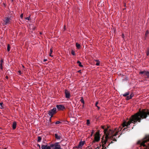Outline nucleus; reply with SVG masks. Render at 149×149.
Masks as SVG:
<instances>
[{
	"mask_svg": "<svg viewBox=\"0 0 149 149\" xmlns=\"http://www.w3.org/2000/svg\"><path fill=\"white\" fill-rule=\"evenodd\" d=\"M149 116V111H140L130 118L128 121H140L142 119L146 118Z\"/></svg>",
	"mask_w": 149,
	"mask_h": 149,
	"instance_id": "obj_1",
	"label": "nucleus"
},
{
	"mask_svg": "<svg viewBox=\"0 0 149 149\" xmlns=\"http://www.w3.org/2000/svg\"><path fill=\"white\" fill-rule=\"evenodd\" d=\"M103 130H104V133L105 135V139L111 138V137L113 138L114 136H116L118 134V132L116 131V128H115V131L113 130L110 126H107V128H104L103 126Z\"/></svg>",
	"mask_w": 149,
	"mask_h": 149,
	"instance_id": "obj_2",
	"label": "nucleus"
},
{
	"mask_svg": "<svg viewBox=\"0 0 149 149\" xmlns=\"http://www.w3.org/2000/svg\"><path fill=\"white\" fill-rule=\"evenodd\" d=\"M141 149H149V135H146L142 139L137 142Z\"/></svg>",
	"mask_w": 149,
	"mask_h": 149,
	"instance_id": "obj_3",
	"label": "nucleus"
},
{
	"mask_svg": "<svg viewBox=\"0 0 149 149\" xmlns=\"http://www.w3.org/2000/svg\"><path fill=\"white\" fill-rule=\"evenodd\" d=\"M56 108H54L52 109L49 111L48 114L51 117L53 116L54 114H56Z\"/></svg>",
	"mask_w": 149,
	"mask_h": 149,
	"instance_id": "obj_4",
	"label": "nucleus"
},
{
	"mask_svg": "<svg viewBox=\"0 0 149 149\" xmlns=\"http://www.w3.org/2000/svg\"><path fill=\"white\" fill-rule=\"evenodd\" d=\"M123 127L126 126L127 128H125L124 129V130H127V128L130 127V124H131L130 122H123Z\"/></svg>",
	"mask_w": 149,
	"mask_h": 149,
	"instance_id": "obj_5",
	"label": "nucleus"
},
{
	"mask_svg": "<svg viewBox=\"0 0 149 149\" xmlns=\"http://www.w3.org/2000/svg\"><path fill=\"white\" fill-rule=\"evenodd\" d=\"M139 74H143V76H146V78H149V71H146L145 70H144L142 71H140L139 72Z\"/></svg>",
	"mask_w": 149,
	"mask_h": 149,
	"instance_id": "obj_6",
	"label": "nucleus"
},
{
	"mask_svg": "<svg viewBox=\"0 0 149 149\" xmlns=\"http://www.w3.org/2000/svg\"><path fill=\"white\" fill-rule=\"evenodd\" d=\"M10 17H6L5 18V19L3 20V22L4 24L5 25H7L8 24H9L10 22V20H11Z\"/></svg>",
	"mask_w": 149,
	"mask_h": 149,
	"instance_id": "obj_7",
	"label": "nucleus"
},
{
	"mask_svg": "<svg viewBox=\"0 0 149 149\" xmlns=\"http://www.w3.org/2000/svg\"><path fill=\"white\" fill-rule=\"evenodd\" d=\"M56 107L58 110H63L65 109L64 106L63 105H57Z\"/></svg>",
	"mask_w": 149,
	"mask_h": 149,
	"instance_id": "obj_8",
	"label": "nucleus"
},
{
	"mask_svg": "<svg viewBox=\"0 0 149 149\" xmlns=\"http://www.w3.org/2000/svg\"><path fill=\"white\" fill-rule=\"evenodd\" d=\"M85 143V141H80L77 147L78 148H81L82 146L84 145Z\"/></svg>",
	"mask_w": 149,
	"mask_h": 149,
	"instance_id": "obj_9",
	"label": "nucleus"
},
{
	"mask_svg": "<svg viewBox=\"0 0 149 149\" xmlns=\"http://www.w3.org/2000/svg\"><path fill=\"white\" fill-rule=\"evenodd\" d=\"M65 97L66 98H69L70 97V94L69 92L67 90H65Z\"/></svg>",
	"mask_w": 149,
	"mask_h": 149,
	"instance_id": "obj_10",
	"label": "nucleus"
},
{
	"mask_svg": "<svg viewBox=\"0 0 149 149\" xmlns=\"http://www.w3.org/2000/svg\"><path fill=\"white\" fill-rule=\"evenodd\" d=\"M51 148L50 146H48L47 145H42L41 146V149H51Z\"/></svg>",
	"mask_w": 149,
	"mask_h": 149,
	"instance_id": "obj_11",
	"label": "nucleus"
},
{
	"mask_svg": "<svg viewBox=\"0 0 149 149\" xmlns=\"http://www.w3.org/2000/svg\"><path fill=\"white\" fill-rule=\"evenodd\" d=\"M100 138L99 135H95V140L96 141H98L100 140Z\"/></svg>",
	"mask_w": 149,
	"mask_h": 149,
	"instance_id": "obj_12",
	"label": "nucleus"
},
{
	"mask_svg": "<svg viewBox=\"0 0 149 149\" xmlns=\"http://www.w3.org/2000/svg\"><path fill=\"white\" fill-rule=\"evenodd\" d=\"M17 125V123L16 122H14L12 125V127L13 130H15L16 128Z\"/></svg>",
	"mask_w": 149,
	"mask_h": 149,
	"instance_id": "obj_13",
	"label": "nucleus"
},
{
	"mask_svg": "<svg viewBox=\"0 0 149 149\" xmlns=\"http://www.w3.org/2000/svg\"><path fill=\"white\" fill-rule=\"evenodd\" d=\"M55 138L59 140L61 139V136L58 135L57 134H55Z\"/></svg>",
	"mask_w": 149,
	"mask_h": 149,
	"instance_id": "obj_14",
	"label": "nucleus"
},
{
	"mask_svg": "<svg viewBox=\"0 0 149 149\" xmlns=\"http://www.w3.org/2000/svg\"><path fill=\"white\" fill-rule=\"evenodd\" d=\"M133 95H132V94H131L130 96H127L126 99V100H128L131 99L132 97H133Z\"/></svg>",
	"mask_w": 149,
	"mask_h": 149,
	"instance_id": "obj_15",
	"label": "nucleus"
},
{
	"mask_svg": "<svg viewBox=\"0 0 149 149\" xmlns=\"http://www.w3.org/2000/svg\"><path fill=\"white\" fill-rule=\"evenodd\" d=\"M53 52V49H52V48H51L50 49V52L49 54V55L50 56L52 57L53 56L52 55V54Z\"/></svg>",
	"mask_w": 149,
	"mask_h": 149,
	"instance_id": "obj_16",
	"label": "nucleus"
},
{
	"mask_svg": "<svg viewBox=\"0 0 149 149\" xmlns=\"http://www.w3.org/2000/svg\"><path fill=\"white\" fill-rule=\"evenodd\" d=\"M76 47L78 49H79L80 48L81 45L80 44H79L78 43H76Z\"/></svg>",
	"mask_w": 149,
	"mask_h": 149,
	"instance_id": "obj_17",
	"label": "nucleus"
},
{
	"mask_svg": "<svg viewBox=\"0 0 149 149\" xmlns=\"http://www.w3.org/2000/svg\"><path fill=\"white\" fill-rule=\"evenodd\" d=\"M130 94V93L129 92H127L126 93H125V94H123V96L124 97H126L127 96V95H129Z\"/></svg>",
	"mask_w": 149,
	"mask_h": 149,
	"instance_id": "obj_18",
	"label": "nucleus"
},
{
	"mask_svg": "<svg viewBox=\"0 0 149 149\" xmlns=\"http://www.w3.org/2000/svg\"><path fill=\"white\" fill-rule=\"evenodd\" d=\"M0 108L1 109H4V107L3 106V102H0Z\"/></svg>",
	"mask_w": 149,
	"mask_h": 149,
	"instance_id": "obj_19",
	"label": "nucleus"
},
{
	"mask_svg": "<svg viewBox=\"0 0 149 149\" xmlns=\"http://www.w3.org/2000/svg\"><path fill=\"white\" fill-rule=\"evenodd\" d=\"M77 63L79 64V65L81 67H82L83 66V65H81V62L79 61H77Z\"/></svg>",
	"mask_w": 149,
	"mask_h": 149,
	"instance_id": "obj_20",
	"label": "nucleus"
},
{
	"mask_svg": "<svg viewBox=\"0 0 149 149\" xmlns=\"http://www.w3.org/2000/svg\"><path fill=\"white\" fill-rule=\"evenodd\" d=\"M41 139H42V138H41V137H40V136H38V140H37L38 142H40L41 140Z\"/></svg>",
	"mask_w": 149,
	"mask_h": 149,
	"instance_id": "obj_21",
	"label": "nucleus"
},
{
	"mask_svg": "<svg viewBox=\"0 0 149 149\" xmlns=\"http://www.w3.org/2000/svg\"><path fill=\"white\" fill-rule=\"evenodd\" d=\"M103 144L104 143V144H105V143H106V141H105V140H104V135H103ZM104 144H103V149H104Z\"/></svg>",
	"mask_w": 149,
	"mask_h": 149,
	"instance_id": "obj_22",
	"label": "nucleus"
},
{
	"mask_svg": "<svg viewBox=\"0 0 149 149\" xmlns=\"http://www.w3.org/2000/svg\"><path fill=\"white\" fill-rule=\"evenodd\" d=\"M10 45L9 44H8L7 45V50L8 52H9L10 51Z\"/></svg>",
	"mask_w": 149,
	"mask_h": 149,
	"instance_id": "obj_23",
	"label": "nucleus"
},
{
	"mask_svg": "<svg viewBox=\"0 0 149 149\" xmlns=\"http://www.w3.org/2000/svg\"><path fill=\"white\" fill-rule=\"evenodd\" d=\"M80 101L83 104H84V100L83 99V97H81V99L80 100Z\"/></svg>",
	"mask_w": 149,
	"mask_h": 149,
	"instance_id": "obj_24",
	"label": "nucleus"
},
{
	"mask_svg": "<svg viewBox=\"0 0 149 149\" xmlns=\"http://www.w3.org/2000/svg\"><path fill=\"white\" fill-rule=\"evenodd\" d=\"M149 33V31L148 30H147L146 31V33L145 34V37H147V35Z\"/></svg>",
	"mask_w": 149,
	"mask_h": 149,
	"instance_id": "obj_25",
	"label": "nucleus"
},
{
	"mask_svg": "<svg viewBox=\"0 0 149 149\" xmlns=\"http://www.w3.org/2000/svg\"><path fill=\"white\" fill-rule=\"evenodd\" d=\"M71 54L73 55H75V53L74 51L73 50H72L71 51Z\"/></svg>",
	"mask_w": 149,
	"mask_h": 149,
	"instance_id": "obj_26",
	"label": "nucleus"
},
{
	"mask_svg": "<svg viewBox=\"0 0 149 149\" xmlns=\"http://www.w3.org/2000/svg\"><path fill=\"white\" fill-rule=\"evenodd\" d=\"M98 104V102H96V104H95V105H96V106L97 107L98 109H100V107H99L98 106H97V104Z\"/></svg>",
	"mask_w": 149,
	"mask_h": 149,
	"instance_id": "obj_27",
	"label": "nucleus"
},
{
	"mask_svg": "<svg viewBox=\"0 0 149 149\" xmlns=\"http://www.w3.org/2000/svg\"><path fill=\"white\" fill-rule=\"evenodd\" d=\"M146 55L147 56H148L149 55V50L148 49L146 52Z\"/></svg>",
	"mask_w": 149,
	"mask_h": 149,
	"instance_id": "obj_28",
	"label": "nucleus"
},
{
	"mask_svg": "<svg viewBox=\"0 0 149 149\" xmlns=\"http://www.w3.org/2000/svg\"><path fill=\"white\" fill-rule=\"evenodd\" d=\"M25 19H27L29 21L30 20V16H29V17H27L26 18H25Z\"/></svg>",
	"mask_w": 149,
	"mask_h": 149,
	"instance_id": "obj_29",
	"label": "nucleus"
},
{
	"mask_svg": "<svg viewBox=\"0 0 149 149\" xmlns=\"http://www.w3.org/2000/svg\"><path fill=\"white\" fill-rule=\"evenodd\" d=\"M18 73L20 75L22 74V73L21 72V71L20 70H19L18 71Z\"/></svg>",
	"mask_w": 149,
	"mask_h": 149,
	"instance_id": "obj_30",
	"label": "nucleus"
},
{
	"mask_svg": "<svg viewBox=\"0 0 149 149\" xmlns=\"http://www.w3.org/2000/svg\"><path fill=\"white\" fill-rule=\"evenodd\" d=\"M20 17L22 19L23 18V13H22L20 15Z\"/></svg>",
	"mask_w": 149,
	"mask_h": 149,
	"instance_id": "obj_31",
	"label": "nucleus"
},
{
	"mask_svg": "<svg viewBox=\"0 0 149 149\" xmlns=\"http://www.w3.org/2000/svg\"><path fill=\"white\" fill-rule=\"evenodd\" d=\"M61 122H56L55 124H58L61 123Z\"/></svg>",
	"mask_w": 149,
	"mask_h": 149,
	"instance_id": "obj_32",
	"label": "nucleus"
},
{
	"mask_svg": "<svg viewBox=\"0 0 149 149\" xmlns=\"http://www.w3.org/2000/svg\"><path fill=\"white\" fill-rule=\"evenodd\" d=\"M0 68L1 70L3 69L2 65H1V64H0Z\"/></svg>",
	"mask_w": 149,
	"mask_h": 149,
	"instance_id": "obj_33",
	"label": "nucleus"
},
{
	"mask_svg": "<svg viewBox=\"0 0 149 149\" xmlns=\"http://www.w3.org/2000/svg\"><path fill=\"white\" fill-rule=\"evenodd\" d=\"M90 124V122H87L86 124L88 125H89Z\"/></svg>",
	"mask_w": 149,
	"mask_h": 149,
	"instance_id": "obj_34",
	"label": "nucleus"
},
{
	"mask_svg": "<svg viewBox=\"0 0 149 149\" xmlns=\"http://www.w3.org/2000/svg\"><path fill=\"white\" fill-rule=\"evenodd\" d=\"M100 63L99 62H97L96 63V65H100Z\"/></svg>",
	"mask_w": 149,
	"mask_h": 149,
	"instance_id": "obj_35",
	"label": "nucleus"
},
{
	"mask_svg": "<svg viewBox=\"0 0 149 149\" xmlns=\"http://www.w3.org/2000/svg\"><path fill=\"white\" fill-rule=\"evenodd\" d=\"M101 143L102 144V138H101ZM102 145V144H101Z\"/></svg>",
	"mask_w": 149,
	"mask_h": 149,
	"instance_id": "obj_36",
	"label": "nucleus"
},
{
	"mask_svg": "<svg viewBox=\"0 0 149 149\" xmlns=\"http://www.w3.org/2000/svg\"><path fill=\"white\" fill-rule=\"evenodd\" d=\"M37 146L38 147L40 148V145H39V144H37Z\"/></svg>",
	"mask_w": 149,
	"mask_h": 149,
	"instance_id": "obj_37",
	"label": "nucleus"
},
{
	"mask_svg": "<svg viewBox=\"0 0 149 149\" xmlns=\"http://www.w3.org/2000/svg\"><path fill=\"white\" fill-rule=\"evenodd\" d=\"M3 61L2 59H1V61H0V63H3Z\"/></svg>",
	"mask_w": 149,
	"mask_h": 149,
	"instance_id": "obj_38",
	"label": "nucleus"
},
{
	"mask_svg": "<svg viewBox=\"0 0 149 149\" xmlns=\"http://www.w3.org/2000/svg\"><path fill=\"white\" fill-rule=\"evenodd\" d=\"M6 78L7 79H8V76H6Z\"/></svg>",
	"mask_w": 149,
	"mask_h": 149,
	"instance_id": "obj_39",
	"label": "nucleus"
},
{
	"mask_svg": "<svg viewBox=\"0 0 149 149\" xmlns=\"http://www.w3.org/2000/svg\"><path fill=\"white\" fill-rule=\"evenodd\" d=\"M65 27H66V26H65V25L64 26V28H64V30H65Z\"/></svg>",
	"mask_w": 149,
	"mask_h": 149,
	"instance_id": "obj_40",
	"label": "nucleus"
},
{
	"mask_svg": "<svg viewBox=\"0 0 149 149\" xmlns=\"http://www.w3.org/2000/svg\"><path fill=\"white\" fill-rule=\"evenodd\" d=\"M35 29H36L35 27H34L32 29H33V30H34Z\"/></svg>",
	"mask_w": 149,
	"mask_h": 149,
	"instance_id": "obj_41",
	"label": "nucleus"
},
{
	"mask_svg": "<svg viewBox=\"0 0 149 149\" xmlns=\"http://www.w3.org/2000/svg\"><path fill=\"white\" fill-rule=\"evenodd\" d=\"M47 61V59H44V61Z\"/></svg>",
	"mask_w": 149,
	"mask_h": 149,
	"instance_id": "obj_42",
	"label": "nucleus"
},
{
	"mask_svg": "<svg viewBox=\"0 0 149 149\" xmlns=\"http://www.w3.org/2000/svg\"><path fill=\"white\" fill-rule=\"evenodd\" d=\"M86 121H90L89 120V119H88Z\"/></svg>",
	"mask_w": 149,
	"mask_h": 149,
	"instance_id": "obj_43",
	"label": "nucleus"
},
{
	"mask_svg": "<svg viewBox=\"0 0 149 149\" xmlns=\"http://www.w3.org/2000/svg\"><path fill=\"white\" fill-rule=\"evenodd\" d=\"M40 34H42V33H41V32H40Z\"/></svg>",
	"mask_w": 149,
	"mask_h": 149,
	"instance_id": "obj_44",
	"label": "nucleus"
},
{
	"mask_svg": "<svg viewBox=\"0 0 149 149\" xmlns=\"http://www.w3.org/2000/svg\"><path fill=\"white\" fill-rule=\"evenodd\" d=\"M0 64H1V65H2V63H0Z\"/></svg>",
	"mask_w": 149,
	"mask_h": 149,
	"instance_id": "obj_45",
	"label": "nucleus"
},
{
	"mask_svg": "<svg viewBox=\"0 0 149 149\" xmlns=\"http://www.w3.org/2000/svg\"><path fill=\"white\" fill-rule=\"evenodd\" d=\"M123 38H124V35L123 34Z\"/></svg>",
	"mask_w": 149,
	"mask_h": 149,
	"instance_id": "obj_46",
	"label": "nucleus"
},
{
	"mask_svg": "<svg viewBox=\"0 0 149 149\" xmlns=\"http://www.w3.org/2000/svg\"><path fill=\"white\" fill-rule=\"evenodd\" d=\"M12 2H13V0H11Z\"/></svg>",
	"mask_w": 149,
	"mask_h": 149,
	"instance_id": "obj_47",
	"label": "nucleus"
},
{
	"mask_svg": "<svg viewBox=\"0 0 149 149\" xmlns=\"http://www.w3.org/2000/svg\"><path fill=\"white\" fill-rule=\"evenodd\" d=\"M22 67H23V68H24V66L23 65H22Z\"/></svg>",
	"mask_w": 149,
	"mask_h": 149,
	"instance_id": "obj_48",
	"label": "nucleus"
},
{
	"mask_svg": "<svg viewBox=\"0 0 149 149\" xmlns=\"http://www.w3.org/2000/svg\"><path fill=\"white\" fill-rule=\"evenodd\" d=\"M84 104H83V107H84Z\"/></svg>",
	"mask_w": 149,
	"mask_h": 149,
	"instance_id": "obj_49",
	"label": "nucleus"
},
{
	"mask_svg": "<svg viewBox=\"0 0 149 149\" xmlns=\"http://www.w3.org/2000/svg\"><path fill=\"white\" fill-rule=\"evenodd\" d=\"M101 127L102 128V126H101Z\"/></svg>",
	"mask_w": 149,
	"mask_h": 149,
	"instance_id": "obj_50",
	"label": "nucleus"
},
{
	"mask_svg": "<svg viewBox=\"0 0 149 149\" xmlns=\"http://www.w3.org/2000/svg\"><path fill=\"white\" fill-rule=\"evenodd\" d=\"M80 70L79 71H78V72H80Z\"/></svg>",
	"mask_w": 149,
	"mask_h": 149,
	"instance_id": "obj_51",
	"label": "nucleus"
},
{
	"mask_svg": "<svg viewBox=\"0 0 149 149\" xmlns=\"http://www.w3.org/2000/svg\"><path fill=\"white\" fill-rule=\"evenodd\" d=\"M134 122H135V121H134Z\"/></svg>",
	"mask_w": 149,
	"mask_h": 149,
	"instance_id": "obj_52",
	"label": "nucleus"
},
{
	"mask_svg": "<svg viewBox=\"0 0 149 149\" xmlns=\"http://www.w3.org/2000/svg\"><path fill=\"white\" fill-rule=\"evenodd\" d=\"M5 149H6V148H5Z\"/></svg>",
	"mask_w": 149,
	"mask_h": 149,
	"instance_id": "obj_53",
	"label": "nucleus"
}]
</instances>
